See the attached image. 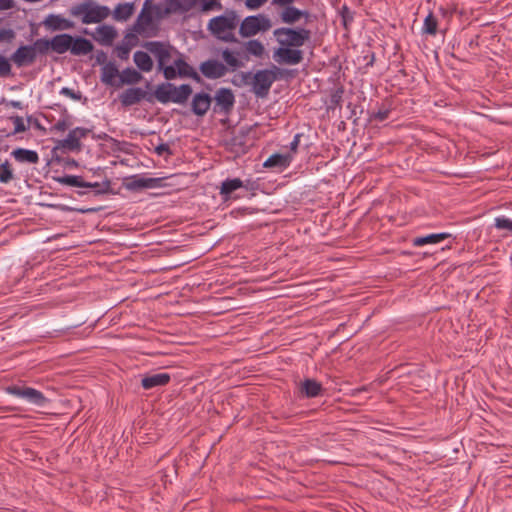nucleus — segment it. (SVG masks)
<instances>
[{
	"label": "nucleus",
	"mask_w": 512,
	"mask_h": 512,
	"mask_svg": "<svg viewBox=\"0 0 512 512\" xmlns=\"http://www.w3.org/2000/svg\"><path fill=\"white\" fill-rule=\"evenodd\" d=\"M42 24L51 31L70 30L74 28V22L64 18L60 14H49Z\"/></svg>",
	"instance_id": "nucleus-17"
},
{
	"label": "nucleus",
	"mask_w": 512,
	"mask_h": 512,
	"mask_svg": "<svg viewBox=\"0 0 512 512\" xmlns=\"http://www.w3.org/2000/svg\"><path fill=\"white\" fill-rule=\"evenodd\" d=\"M155 153L159 156L164 154L172 155V151L167 143H160L158 146H156Z\"/></svg>",
	"instance_id": "nucleus-54"
},
{
	"label": "nucleus",
	"mask_w": 512,
	"mask_h": 512,
	"mask_svg": "<svg viewBox=\"0 0 512 512\" xmlns=\"http://www.w3.org/2000/svg\"><path fill=\"white\" fill-rule=\"evenodd\" d=\"M134 12V4L133 3H119L114 11H113V18L116 21H126L128 20Z\"/></svg>",
	"instance_id": "nucleus-31"
},
{
	"label": "nucleus",
	"mask_w": 512,
	"mask_h": 512,
	"mask_svg": "<svg viewBox=\"0 0 512 512\" xmlns=\"http://www.w3.org/2000/svg\"><path fill=\"white\" fill-rule=\"evenodd\" d=\"M142 46L151 54H153L158 63V68H163L171 60L174 47L168 42L147 41Z\"/></svg>",
	"instance_id": "nucleus-8"
},
{
	"label": "nucleus",
	"mask_w": 512,
	"mask_h": 512,
	"mask_svg": "<svg viewBox=\"0 0 512 512\" xmlns=\"http://www.w3.org/2000/svg\"><path fill=\"white\" fill-rule=\"evenodd\" d=\"M10 119L14 124V134L22 133L27 130V126L24 124V120L21 116H11Z\"/></svg>",
	"instance_id": "nucleus-45"
},
{
	"label": "nucleus",
	"mask_w": 512,
	"mask_h": 512,
	"mask_svg": "<svg viewBox=\"0 0 512 512\" xmlns=\"http://www.w3.org/2000/svg\"><path fill=\"white\" fill-rule=\"evenodd\" d=\"M118 33L114 26L103 24L96 28V32L93 35L94 40L103 46H112L113 41L117 37Z\"/></svg>",
	"instance_id": "nucleus-16"
},
{
	"label": "nucleus",
	"mask_w": 512,
	"mask_h": 512,
	"mask_svg": "<svg viewBox=\"0 0 512 512\" xmlns=\"http://www.w3.org/2000/svg\"><path fill=\"white\" fill-rule=\"evenodd\" d=\"M295 0H272V4L281 8L291 6Z\"/></svg>",
	"instance_id": "nucleus-57"
},
{
	"label": "nucleus",
	"mask_w": 512,
	"mask_h": 512,
	"mask_svg": "<svg viewBox=\"0 0 512 512\" xmlns=\"http://www.w3.org/2000/svg\"><path fill=\"white\" fill-rule=\"evenodd\" d=\"M73 36L67 33L58 34L50 39L51 50L57 54H64L71 51Z\"/></svg>",
	"instance_id": "nucleus-23"
},
{
	"label": "nucleus",
	"mask_w": 512,
	"mask_h": 512,
	"mask_svg": "<svg viewBox=\"0 0 512 512\" xmlns=\"http://www.w3.org/2000/svg\"><path fill=\"white\" fill-rule=\"evenodd\" d=\"M268 0H245V6L249 10H257L263 6Z\"/></svg>",
	"instance_id": "nucleus-53"
},
{
	"label": "nucleus",
	"mask_w": 512,
	"mask_h": 512,
	"mask_svg": "<svg viewBox=\"0 0 512 512\" xmlns=\"http://www.w3.org/2000/svg\"><path fill=\"white\" fill-rule=\"evenodd\" d=\"M11 75V64L10 61L0 55V77H8Z\"/></svg>",
	"instance_id": "nucleus-47"
},
{
	"label": "nucleus",
	"mask_w": 512,
	"mask_h": 512,
	"mask_svg": "<svg viewBox=\"0 0 512 512\" xmlns=\"http://www.w3.org/2000/svg\"><path fill=\"white\" fill-rule=\"evenodd\" d=\"M302 17L308 20L310 13L307 10H301L293 5L282 9L280 13V19L285 24H294Z\"/></svg>",
	"instance_id": "nucleus-22"
},
{
	"label": "nucleus",
	"mask_w": 512,
	"mask_h": 512,
	"mask_svg": "<svg viewBox=\"0 0 512 512\" xmlns=\"http://www.w3.org/2000/svg\"><path fill=\"white\" fill-rule=\"evenodd\" d=\"M495 227L500 230H508L512 232V219L505 216L496 217Z\"/></svg>",
	"instance_id": "nucleus-41"
},
{
	"label": "nucleus",
	"mask_w": 512,
	"mask_h": 512,
	"mask_svg": "<svg viewBox=\"0 0 512 512\" xmlns=\"http://www.w3.org/2000/svg\"><path fill=\"white\" fill-rule=\"evenodd\" d=\"M174 65L180 77H189L196 82H201L200 75L182 57L174 60Z\"/></svg>",
	"instance_id": "nucleus-26"
},
{
	"label": "nucleus",
	"mask_w": 512,
	"mask_h": 512,
	"mask_svg": "<svg viewBox=\"0 0 512 512\" xmlns=\"http://www.w3.org/2000/svg\"><path fill=\"white\" fill-rule=\"evenodd\" d=\"M272 27L271 20L264 14L250 15L240 24L239 34L244 37H252L259 32H266Z\"/></svg>",
	"instance_id": "nucleus-7"
},
{
	"label": "nucleus",
	"mask_w": 512,
	"mask_h": 512,
	"mask_svg": "<svg viewBox=\"0 0 512 512\" xmlns=\"http://www.w3.org/2000/svg\"><path fill=\"white\" fill-rule=\"evenodd\" d=\"M133 61L140 71L150 72L153 69V60L147 52L136 51Z\"/></svg>",
	"instance_id": "nucleus-30"
},
{
	"label": "nucleus",
	"mask_w": 512,
	"mask_h": 512,
	"mask_svg": "<svg viewBox=\"0 0 512 512\" xmlns=\"http://www.w3.org/2000/svg\"><path fill=\"white\" fill-rule=\"evenodd\" d=\"M10 60L18 67L31 65L35 62L36 56L34 47L21 45L10 57Z\"/></svg>",
	"instance_id": "nucleus-13"
},
{
	"label": "nucleus",
	"mask_w": 512,
	"mask_h": 512,
	"mask_svg": "<svg viewBox=\"0 0 512 512\" xmlns=\"http://www.w3.org/2000/svg\"><path fill=\"white\" fill-rule=\"evenodd\" d=\"M239 24V17L234 10H227L223 15L209 20L207 29L218 40L226 43H237L235 29Z\"/></svg>",
	"instance_id": "nucleus-4"
},
{
	"label": "nucleus",
	"mask_w": 512,
	"mask_h": 512,
	"mask_svg": "<svg viewBox=\"0 0 512 512\" xmlns=\"http://www.w3.org/2000/svg\"><path fill=\"white\" fill-rule=\"evenodd\" d=\"M14 179V173L11 163L6 160L0 164V183L7 184Z\"/></svg>",
	"instance_id": "nucleus-38"
},
{
	"label": "nucleus",
	"mask_w": 512,
	"mask_h": 512,
	"mask_svg": "<svg viewBox=\"0 0 512 512\" xmlns=\"http://www.w3.org/2000/svg\"><path fill=\"white\" fill-rule=\"evenodd\" d=\"M150 6L151 0H145L143 8L132 26V30L134 32L142 34L152 24L153 16L152 13L148 10Z\"/></svg>",
	"instance_id": "nucleus-15"
},
{
	"label": "nucleus",
	"mask_w": 512,
	"mask_h": 512,
	"mask_svg": "<svg viewBox=\"0 0 512 512\" xmlns=\"http://www.w3.org/2000/svg\"><path fill=\"white\" fill-rule=\"evenodd\" d=\"M94 49L92 42L84 37H73L71 44V54L75 56L87 55Z\"/></svg>",
	"instance_id": "nucleus-25"
},
{
	"label": "nucleus",
	"mask_w": 512,
	"mask_h": 512,
	"mask_svg": "<svg viewBox=\"0 0 512 512\" xmlns=\"http://www.w3.org/2000/svg\"><path fill=\"white\" fill-rule=\"evenodd\" d=\"M171 94L173 103L184 104L192 94V88L189 84H181L179 87L172 84Z\"/></svg>",
	"instance_id": "nucleus-29"
},
{
	"label": "nucleus",
	"mask_w": 512,
	"mask_h": 512,
	"mask_svg": "<svg viewBox=\"0 0 512 512\" xmlns=\"http://www.w3.org/2000/svg\"><path fill=\"white\" fill-rule=\"evenodd\" d=\"M244 186V181L240 178L226 179L222 182L220 187V195L224 200H228L231 198V194L242 188Z\"/></svg>",
	"instance_id": "nucleus-28"
},
{
	"label": "nucleus",
	"mask_w": 512,
	"mask_h": 512,
	"mask_svg": "<svg viewBox=\"0 0 512 512\" xmlns=\"http://www.w3.org/2000/svg\"><path fill=\"white\" fill-rule=\"evenodd\" d=\"M110 182L106 181L104 183V187L98 182H86L84 181V185H82V188H93L96 189V194H102L106 193L109 190Z\"/></svg>",
	"instance_id": "nucleus-43"
},
{
	"label": "nucleus",
	"mask_w": 512,
	"mask_h": 512,
	"mask_svg": "<svg viewBox=\"0 0 512 512\" xmlns=\"http://www.w3.org/2000/svg\"><path fill=\"white\" fill-rule=\"evenodd\" d=\"M60 94L64 95V96H67V97H69L71 99H74V100H80V98H81V94L79 92H75L73 89L68 88V87H63L60 90Z\"/></svg>",
	"instance_id": "nucleus-52"
},
{
	"label": "nucleus",
	"mask_w": 512,
	"mask_h": 512,
	"mask_svg": "<svg viewBox=\"0 0 512 512\" xmlns=\"http://www.w3.org/2000/svg\"><path fill=\"white\" fill-rule=\"evenodd\" d=\"M54 180L62 185L72 186V187H81L84 185V180L81 176L77 175H64L54 177Z\"/></svg>",
	"instance_id": "nucleus-36"
},
{
	"label": "nucleus",
	"mask_w": 512,
	"mask_h": 512,
	"mask_svg": "<svg viewBox=\"0 0 512 512\" xmlns=\"http://www.w3.org/2000/svg\"><path fill=\"white\" fill-rule=\"evenodd\" d=\"M89 132H90V130L87 128L76 127L68 133V135L65 139H62L58 142V145L55 147V149L64 148L69 151H80L81 150L80 140L82 138H85Z\"/></svg>",
	"instance_id": "nucleus-11"
},
{
	"label": "nucleus",
	"mask_w": 512,
	"mask_h": 512,
	"mask_svg": "<svg viewBox=\"0 0 512 512\" xmlns=\"http://www.w3.org/2000/svg\"><path fill=\"white\" fill-rule=\"evenodd\" d=\"M172 5L177 9L188 11L194 4V0H171Z\"/></svg>",
	"instance_id": "nucleus-50"
},
{
	"label": "nucleus",
	"mask_w": 512,
	"mask_h": 512,
	"mask_svg": "<svg viewBox=\"0 0 512 512\" xmlns=\"http://www.w3.org/2000/svg\"><path fill=\"white\" fill-rule=\"evenodd\" d=\"M13 7V0H0V10H9Z\"/></svg>",
	"instance_id": "nucleus-60"
},
{
	"label": "nucleus",
	"mask_w": 512,
	"mask_h": 512,
	"mask_svg": "<svg viewBox=\"0 0 512 512\" xmlns=\"http://www.w3.org/2000/svg\"><path fill=\"white\" fill-rule=\"evenodd\" d=\"M339 15L341 17L343 27L345 28V30H349L351 24L354 21L355 12L352 11L346 4H344L339 9Z\"/></svg>",
	"instance_id": "nucleus-37"
},
{
	"label": "nucleus",
	"mask_w": 512,
	"mask_h": 512,
	"mask_svg": "<svg viewBox=\"0 0 512 512\" xmlns=\"http://www.w3.org/2000/svg\"><path fill=\"white\" fill-rule=\"evenodd\" d=\"M171 380L168 373L147 374L141 380V385L145 390H150L155 387L166 386Z\"/></svg>",
	"instance_id": "nucleus-21"
},
{
	"label": "nucleus",
	"mask_w": 512,
	"mask_h": 512,
	"mask_svg": "<svg viewBox=\"0 0 512 512\" xmlns=\"http://www.w3.org/2000/svg\"><path fill=\"white\" fill-rule=\"evenodd\" d=\"M239 55L240 52L231 51L226 48L221 53L225 64L216 59H208L200 64L199 70L207 79L215 80L222 78L229 70L235 71L244 67L245 64L238 58Z\"/></svg>",
	"instance_id": "nucleus-3"
},
{
	"label": "nucleus",
	"mask_w": 512,
	"mask_h": 512,
	"mask_svg": "<svg viewBox=\"0 0 512 512\" xmlns=\"http://www.w3.org/2000/svg\"><path fill=\"white\" fill-rule=\"evenodd\" d=\"M344 88L340 86L332 91L329 100V109L341 108L343 101Z\"/></svg>",
	"instance_id": "nucleus-39"
},
{
	"label": "nucleus",
	"mask_w": 512,
	"mask_h": 512,
	"mask_svg": "<svg viewBox=\"0 0 512 512\" xmlns=\"http://www.w3.org/2000/svg\"><path fill=\"white\" fill-rule=\"evenodd\" d=\"M138 36L136 35V32L133 30L131 32H128L124 35V38L122 40V45H126L127 47H130L132 49L134 46L138 44Z\"/></svg>",
	"instance_id": "nucleus-44"
},
{
	"label": "nucleus",
	"mask_w": 512,
	"mask_h": 512,
	"mask_svg": "<svg viewBox=\"0 0 512 512\" xmlns=\"http://www.w3.org/2000/svg\"><path fill=\"white\" fill-rule=\"evenodd\" d=\"M8 105L16 109H23V104L21 101L11 100Z\"/></svg>",
	"instance_id": "nucleus-62"
},
{
	"label": "nucleus",
	"mask_w": 512,
	"mask_h": 512,
	"mask_svg": "<svg viewBox=\"0 0 512 512\" xmlns=\"http://www.w3.org/2000/svg\"><path fill=\"white\" fill-rule=\"evenodd\" d=\"M257 187H258L257 182H255V181H251V180H246V181L244 182V186H243L242 188H245L247 191H253V190H255Z\"/></svg>",
	"instance_id": "nucleus-58"
},
{
	"label": "nucleus",
	"mask_w": 512,
	"mask_h": 512,
	"mask_svg": "<svg viewBox=\"0 0 512 512\" xmlns=\"http://www.w3.org/2000/svg\"><path fill=\"white\" fill-rule=\"evenodd\" d=\"M279 47L273 51V59L279 64L298 65L304 59L302 47L311 38L309 29L298 27H279L273 31Z\"/></svg>",
	"instance_id": "nucleus-1"
},
{
	"label": "nucleus",
	"mask_w": 512,
	"mask_h": 512,
	"mask_svg": "<svg viewBox=\"0 0 512 512\" xmlns=\"http://www.w3.org/2000/svg\"><path fill=\"white\" fill-rule=\"evenodd\" d=\"M4 392L37 407H44L49 402V399L41 391L26 386L23 382L4 387Z\"/></svg>",
	"instance_id": "nucleus-6"
},
{
	"label": "nucleus",
	"mask_w": 512,
	"mask_h": 512,
	"mask_svg": "<svg viewBox=\"0 0 512 512\" xmlns=\"http://www.w3.org/2000/svg\"><path fill=\"white\" fill-rule=\"evenodd\" d=\"M245 50L249 55L261 58L264 55L265 47L263 43L257 39L247 41L245 44Z\"/></svg>",
	"instance_id": "nucleus-34"
},
{
	"label": "nucleus",
	"mask_w": 512,
	"mask_h": 512,
	"mask_svg": "<svg viewBox=\"0 0 512 512\" xmlns=\"http://www.w3.org/2000/svg\"><path fill=\"white\" fill-rule=\"evenodd\" d=\"M301 137H302V134H300V133L295 134V136H294V138L291 141L290 146H289L291 152H293V153L297 152L298 146L300 144V138Z\"/></svg>",
	"instance_id": "nucleus-56"
},
{
	"label": "nucleus",
	"mask_w": 512,
	"mask_h": 512,
	"mask_svg": "<svg viewBox=\"0 0 512 512\" xmlns=\"http://www.w3.org/2000/svg\"><path fill=\"white\" fill-rule=\"evenodd\" d=\"M69 12L75 17L82 16L83 24L100 23L110 15L109 7L99 5L94 0H84L72 6Z\"/></svg>",
	"instance_id": "nucleus-5"
},
{
	"label": "nucleus",
	"mask_w": 512,
	"mask_h": 512,
	"mask_svg": "<svg viewBox=\"0 0 512 512\" xmlns=\"http://www.w3.org/2000/svg\"><path fill=\"white\" fill-rule=\"evenodd\" d=\"M165 178H148L140 175H134L130 178L126 187L129 190L152 189L164 186Z\"/></svg>",
	"instance_id": "nucleus-12"
},
{
	"label": "nucleus",
	"mask_w": 512,
	"mask_h": 512,
	"mask_svg": "<svg viewBox=\"0 0 512 512\" xmlns=\"http://www.w3.org/2000/svg\"><path fill=\"white\" fill-rule=\"evenodd\" d=\"M172 83H163L157 86L153 98L155 97L160 103L166 104L172 102L171 94Z\"/></svg>",
	"instance_id": "nucleus-33"
},
{
	"label": "nucleus",
	"mask_w": 512,
	"mask_h": 512,
	"mask_svg": "<svg viewBox=\"0 0 512 512\" xmlns=\"http://www.w3.org/2000/svg\"><path fill=\"white\" fill-rule=\"evenodd\" d=\"M130 51V47H127L126 45L118 44L115 47V53L117 57L121 60H128Z\"/></svg>",
	"instance_id": "nucleus-49"
},
{
	"label": "nucleus",
	"mask_w": 512,
	"mask_h": 512,
	"mask_svg": "<svg viewBox=\"0 0 512 512\" xmlns=\"http://www.w3.org/2000/svg\"><path fill=\"white\" fill-rule=\"evenodd\" d=\"M374 59H375V56H374V54H372V55H371V59L369 60V62H367V64H366V65H367V66H372V65H373V63H374Z\"/></svg>",
	"instance_id": "nucleus-63"
},
{
	"label": "nucleus",
	"mask_w": 512,
	"mask_h": 512,
	"mask_svg": "<svg viewBox=\"0 0 512 512\" xmlns=\"http://www.w3.org/2000/svg\"><path fill=\"white\" fill-rule=\"evenodd\" d=\"M437 28H438V20L432 12H429L423 22L422 34L435 36L437 33Z\"/></svg>",
	"instance_id": "nucleus-35"
},
{
	"label": "nucleus",
	"mask_w": 512,
	"mask_h": 512,
	"mask_svg": "<svg viewBox=\"0 0 512 512\" xmlns=\"http://www.w3.org/2000/svg\"><path fill=\"white\" fill-rule=\"evenodd\" d=\"M287 70L272 65L269 69L257 70L255 73L250 71L241 72L240 77L243 85L251 87V92L260 99L269 95L271 86L277 80L283 79Z\"/></svg>",
	"instance_id": "nucleus-2"
},
{
	"label": "nucleus",
	"mask_w": 512,
	"mask_h": 512,
	"mask_svg": "<svg viewBox=\"0 0 512 512\" xmlns=\"http://www.w3.org/2000/svg\"><path fill=\"white\" fill-rule=\"evenodd\" d=\"M300 393L306 398H316L324 394L325 389L322 384L315 379L306 378L299 386Z\"/></svg>",
	"instance_id": "nucleus-18"
},
{
	"label": "nucleus",
	"mask_w": 512,
	"mask_h": 512,
	"mask_svg": "<svg viewBox=\"0 0 512 512\" xmlns=\"http://www.w3.org/2000/svg\"><path fill=\"white\" fill-rule=\"evenodd\" d=\"M54 129L57 130V131H65L66 129H68V124L65 120H59L55 125H54Z\"/></svg>",
	"instance_id": "nucleus-59"
},
{
	"label": "nucleus",
	"mask_w": 512,
	"mask_h": 512,
	"mask_svg": "<svg viewBox=\"0 0 512 512\" xmlns=\"http://www.w3.org/2000/svg\"><path fill=\"white\" fill-rule=\"evenodd\" d=\"M292 160L293 156L291 154L274 153L265 160L263 167L275 168L282 172L290 166Z\"/></svg>",
	"instance_id": "nucleus-19"
},
{
	"label": "nucleus",
	"mask_w": 512,
	"mask_h": 512,
	"mask_svg": "<svg viewBox=\"0 0 512 512\" xmlns=\"http://www.w3.org/2000/svg\"><path fill=\"white\" fill-rule=\"evenodd\" d=\"M439 12L442 14V15H445L446 14V9L444 7H440L439 8Z\"/></svg>",
	"instance_id": "nucleus-64"
},
{
	"label": "nucleus",
	"mask_w": 512,
	"mask_h": 512,
	"mask_svg": "<svg viewBox=\"0 0 512 512\" xmlns=\"http://www.w3.org/2000/svg\"><path fill=\"white\" fill-rule=\"evenodd\" d=\"M31 47H34L35 56L37 57V54H46L49 49H51L52 45L50 44V40L40 38L37 39Z\"/></svg>",
	"instance_id": "nucleus-40"
},
{
	"label": "nucleus",
	"mask_w": 512,
	"mask_h": 512,
	"mask_svg": "<svg viewBox=\"0 0 512 512\" xmlns=\"http://www.w3.org/2000/svg\"><path fill=\"white\" fill-rule=\"evenodd\" d=\"M391 110L389 108H380L377 112L373 114V119L379 122L385 121L388 119Z\"/></svg>",
	"instance_id": "nucleus-51"
},
{
	"label": "nucleus",
	"mask_w": 512,
	"mask_h": 512,
	"mask_svg": "<svg viewBox=\"0 0 512 512\" xmlns=\"http://www.w3.org/2000/svg\"><path fill=\"white\" fill-rule=\"evenodd\" d=\"M142 79V75L139 71L134 68H125L121 74L120 79L118 81V85L121 86L123 84H136Z\"/></svg>",
	"instance_id": "nucleus-32"
},
{
	"label": "nucleus",
	"mask_w": 512,
	"mask_h": 512,
	"mask_svg": "<svg viewBox=\"0 0 512 512\" xmlns=\"http://www.w3.org/2000/svg\"><path fill=\"white\" fill-rule=\"evenodd\" d=\"M96 64L104 66L107 62V54L103 50H99L95 56Z\"/></svg>",
	"instance_id": "nucleus-55"
},
{
	"label": "nucleus",
	"mask_w": 512,
	"mask_h": 512,
	"mask_svg": "<svg viewBox=\"0 0 512 512\" xmlns=\"http://www.w3.org/2000/svg\"><path fill=\"white\" fill-rule=\"evenodd\" d=\"M212 97L206 92L196 93L191 102V110L196 116H204L210 109Z\"/></svg>",
	"instance_id": "nucleus-14"
},
{
	"label": "nucleus",
	"mask_w": 512,
	"mask_h": 512,
	"mask_svg": "<svg viewBox=\"0 0 512 512\" xmlns=\"http://www.w3.org/2000/svg\"><path fill=\"white\" fill-rule=\"evenodd\" d=\"M448 238H452V235L450 233H432L425 236H418L413 238L412 245L414 247H421L424 245L438 244Z\"/></svg>",
	"instance_id": "nucleus-24"
},
{
	"label": "nucleus",
	"mask_w": 512,
	"mask_h": 512,
	"mask_svg": "<svg viewBox=\"0 0 512 512\" xmlns=\"http://www.w3.org/2000/svg\"><path fill=\"white\" fill-rule=\"evenodd\" d=\"M117 77L120 78V73L115 62L109 61L104 66H102L100 81L103 84L112 87H119L118 81H116Z\"/></svg>",
	"instance_id": "nucleus-20"
},
{
	"label": "nucleus",
	"mask_w": 512,
	"mask_h": 512,
	"mask_svg": "<svg viewBox=\"0 0 512 512\" xmlns=\"http://www.w3.org/2000/svg\"><path fill=\"white\" fill-rule=\"evenodd\" d=\"M16 37V33L12 28L0 26V42H12Z\"/></svg>",
	"instance_id": "nucleus-42"
},
{
	"label": "nucleus",
	"mask_w": 512,
	"mask_h": 512,
	"mask_svg": "<svg viewBox=\"0 0 512 512\" xmlns=\"http://www.w3.org/2000/svg\"><path fill=\"white\" fill-rule=\"evenodd\" d=\"M119 100L124 107H130L138 104L142 100H146L149 103H153V95L149 94L141 87L127 88L119 95Z\"/></svg>",
	"instance_id": "nucleus-10"
},
{
	"label": "nucleus",
	"mask_w": 512,
	"mask_h": 512,
	"mask_svg": "<svg viewBox=\"0 0 512 512\" xmlns=\"http://www.w3.org/2000/svg\"><path fill=\"white\" fill-rule=\"evenodd\" d=\"M158 69L163 72V76L166 80H173L179 76L175 65H166L163 68Z\"/></svg>",
	"instance_id": "nucleus-46"
},
{
	"label": "nucleus",
	"mask_w": 512,
	"mask_h": 512,
	"mask_svg": "<svg viewBox=\"0 0 512 512\" xmlns=\"http://www.w3.org/2000/svg\"><path fill=\"white\" fill-rule=\"evenodd\" d=\"M11 155L20 163L37 164L39 162V155L34 150L17 148L12 151Z\"/></svg>",
	"instance_id": "nucleus-27"
},
{
	"label": "nucleus",
	"mask_w": 512,
	"mask_h": 512,
	"mask_svg": "<svg viewBox=\"0 0 512 512\" xmlns=\"http://www.w3.org/2000/svg\"><path fill=\"white\" fill-rule=\"evenodd\" d=\"M221 9L222 5L219 0H201V10L207 12L213 9Z\"/></svg>",
	"instance_id": "nucleus-48"
},
{
	"label": "nucleus",
	"mask_w": 512,
	"mask_h": 512,
	"mask_svg": "<svg viewBox=\"0 0 512 512\" xmlns=\"http://www.w3.org/2000/svg\"><path fill=\"white\" fill-rule=\"evenodd\" d=\"M214 101V113L228 116L234 108L235 95L230 88L221 87L216 91Z\"/></svg>",
	"instance_id": "nucleus-9"
},
{
	"label": "nucleus",
	"mask_w": 512,
	"mask_h": 512,
	"mask_svg": "<svg viewBox=\"0 0 512 512\" xmlns=\"http://www.w3.org/2000/svg\"><path fill=\"white\" fill-rule=\"evenodd\" d=\"M27 121L31 123L36 129L44 130L43 126L41 125L38 119H34L32 116H28Z\"/></svg>",
	"instance_id": "nucleus-61"
}]
</instances>
